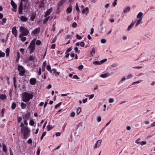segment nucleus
<instances>
[{"label":"nucleus","instance_id":"obj_1","mask_svg":"<svg viewBox=\"0 0 155 155\" xmlns=\"http://www.w3.org/2000/svg\"><path fill=\"white\" fill-rule=\"evenodd\" d=\"M33 97L32 94L27 92H24L22 94V100L25 102L29 101Z\"/></svg>","mask_w":155,"mask_h":155},{"label":"nucleus","instance_id":"obj_2","mask_svg":"<svg viewBox=\"0 0 155 155\" xmlns=\"http://www.w3.org/2000/svg\"><path fill=\"white\" fill-rule=\"evenodd\" d=\"M21 133H23L25 139H26L28 137V134L30 132V130L28 127H24L21 128Z\"/></svg>","mask_w":155,"mask_h":155},{"label":"nucleus","instance_id":"obj_3","mask_svg":"<svg viewBox=\"0 0 155 155\" xmlns=\"http://www.w3.org/2000/svg\"><path fill=\"white\" fill-rule=\"evenodd\" d=\"M36 41L35 38H34L31 41L30 45L28 47V49L30 51L29 53L31 54L32 53L35 48V43Z\"/></svg>","mask_w":155,"mask_h":155},{"label":"nucleus","instance_id":"obj_4","mask_svg":"<svg viewBox=\"0 0 155 155\" xmlns=\"http://www.w3.org/2000/svg\"><path fill=\"white\" fill-rule=\"evenodd\" d=\"M17 69L19 72V74L21 76H23L25 72V68L22 66L18 64Z\"/></svg>","mask_w":155,"mask_h":155},{"label":"nucleus","instance_id":"obj_5","mask_svg":"<svg viewBox=\"0 0 155 155\" xmlns=\"http://www.w3.org/2000/svg\"><path fill=\"white\" fill-rule=\"evenodd\" d=\"M19 31L21 32L20 34L27 35L29 33L28 30L25 28L21 26L20 27Z\"/></svg>","mask_w":155,"mask_h":155},{"label":"nucleus","instance_id":"obj_6","mask_svg":"<svg viewBox=\"0 0 155 155\" xmlns=\"http://www.w3.org/2000/svg\"><path fill=\"white\" fill-rule=\"evenodd\" d=\"M49 71H50L51 73L54 74L56 76H57L58 75H59L60 74L59 72H57V70L56 69L54 68L52 69V70H51V68L50 66L49 65Z\"/></svg>","mask_w":155,"mask_h":155},{"label":"nucleus","instance_id":"obj_7","mask_svg":"<svg viewBox=\"0 0 155 155\" xmlns=\"http://www.w3.org/2000/svg\"><path fill=\"white\" fill-rule=\"evenodd\" d=\"M11 4L14 9L12 10L14 12H16V9L17 8V5L15 3L13 0H11Z\"/></svg>","mask_w":155,"mask_h":155},{"label":"nucleus","instance_id":"obj_8","mask_svg":"<svg viewBox=\"0 0 155 155\" xmlns=\"http://www.w3.org/2000/svg\"><path fill=\"white\" fill-rule=\"evenodd\" d=\"M29 60L31 61L35 62L36 61L37 59L35 56L32 55L29 57Z\"/></svg>","mask_w":155,"mask_h":155},{"label":"nucleus","instance_id":"obj_9","mask_svg":"<svg viewBox=\"0 0 155 155\" xmlns=\"http://www.w3.org/2000/svg\"><path fill=\"white\" fill-rule=\"evenodd\" d=\"M101 141H102L101 140H99L97 141L96 143L95 144L94 148H96L100 147L101 145Z\"/></svg>","mask_w":155,"mask_h":155},{"label":"nucleus","instance_id":"obj_10","mask_svg":"<svg viewBox=\"0 0 155 155\" xmlns=\"http://www.w3.org/2000/svg\"><path fill=\"white\" fill-rule=\"evenodd\" d=\"M29 81L31 84L34 85L35 84L36 82V80L35 78H32L30 79Z\"/></svg>","mask_w":155,"mask_h":155},{"label":"nucleus","instance_id":"obj_11","mask_svg":"<svg viewBox=\"0 0 155 155\" xmlns=\"http://www.w3.org/2000/svg\"><path fill=\"white\" fill-rule=\"evenodd\" d=\"M48 15V11H47L46 12V14L45 15V17H46L45 19L44 20L43 23L45 24L48 21V17H47V16Z\"/></svg>","mask_w":155,"mask_h":155},{"label":"nucleus","instance_id":"obj_12","mask_svg":"<svg viewBox=\"0 0 155 155\" xmlns=\"http://www.w3.org/2000/svg\"><path fill=\"white\" fill-rule=\"evenodd\" d=\"M12 34L15 35V37L17 35V33L16 28L15 27H13L12 29Z\"/></svg>","mask_w":155,"mask_h":155},{"label":"nucleus","instance_id":"obj_13","mask_svg":"<svg viewBox=\"0 0 155 155\" xmlns=\"http://www.w3.org/2000/svg\"><path fill=\"white\" fill-rule=\"evenodd\" d=\"M25 36L24 35L20 34L19 35V37L20 38V40L23 42L25 41L26 40V38L24 36Z\"/></svg>","mask_w":155,"mask_h":155},{"label":"nucleus","instance_id":"obj_14","mask_svg":"<svg viewBox=\"0 0 155 155\" xmlns=\"http://www.w3.org/2000/svg\"><path fill=\"white\" fill-rule=\"evenodd\" d=\"M40 28H37L35 29V30L32 32V34L35 35L38 34L40 31Z\"/></svg>","mask_w":155,"mask_h":155},{"label":"nucleus","instance_id":"obj_15","mask_svg":"<svg viewBox=\"0 0 155 155\" xmlns=\"http://www.w3.org/2000/svg\"><path fill=\"white\" fill-rule=\"evenodd\" d=\"M81 12L83 14L85 13L86 14H87L88 13V8L87 7H86L85 8L83 9L82 10Z\"/></svg>","mask_w":155,"mask_h":155},{"label":"nucleus","instance_id":"obj_16","mask_svg":"<svg viewBox=\"0 0 155 155\" xmlns=\"http://www.w3.org/2000/svg\"><path fill=\"white\" fill-rule=\"evenodd\" d=\"M22 11V5L21 2L20 5L19 7L18 11L19 14H21Z\"/></svg>","mask_w":155,"mask_h":155},{"label":"nucleus","instance_id":"obj_17","mask_svg":"<svg viewBox=\"0 0 155 155\" xmlns=\"http://www.w3.org/2000/svg\"><path fill=\"white\" fill-rule=\"evenodd\" d=\"M19 18L21 21L23 22L26 21L28 19V18L27 17L23 16H21Z\"/></svg>","mask_w":155,"mask_h":155},{"label":"nucleus","instance_id":"obj_18","mask_svg":"<svg viewBox=\"0 0 155 155\" xmlns=\"http://www.w3.org/2000/svg\"><path fill=\"white\" fill-rule=\"evenodd\" d=\"M72 11V8L71 5H69V7L67 9V12L68 13H70Z\"/></svg>","mask_w":155,"mask_h":155},{"label":"nucleus","instance_id":"obj_19","mask_svg":"<svg viewBox=\"0 0 155 155\" xmlns=\"http://www.w3.org/2000/svg\"><path fill=\"white\" fill-rule=\"evenodd\" d=\"M130 7L128 6L124 9V13H127L130 11Z\"/></svg>","mask_w":155,"mask_h":155},{"label":"nucleus","instance_id":"obj_20","mask_svg":"<svg viewBox=\"0 0 155 155\" xmlns=\"http://www.w3.org/2000/svg\"><path fill=\"white\" fill-rule=\"evenodd\" d=\"M143 15V14L142 12H140L137 15V18H139V19H142V16Z\"/></svg>","mask_w":155,"mask_h":155},{"label":"nucleus","instance_id":"obj_21","mask_svg":"<svg viewBox=\"0 0 155 155\" xmlns=\"http://www.w3.org/2000/svg\"><path fill=\"white\" fill-rule=\"evenodd\" d=\"M109 75V74L108 73H106L104 74H102L101 75V77L102 78H106Z\"/></svg>","mask_w":155,"mask_h":155},{"label":"nucleus","instance_id":"obj_22","mask_svg":"<svg viewBox=\"0 0 155 155\" xmlns=\"http://www.w3.org/2000/svg\"><path fill=\"white\" fill-rule=\"evenodd\" d=\"M26 105L23 102H21V107L22 109H24L26 107Z\"/></svg>","mask_w":155,"mask_h":155},{"label":"nucleus","instance_id":"obj_23","mask_svg":"<svg viewBox=\"0 0 155 155\" xmlns=\"http://www.w3.org/2000/svg\"><path fill=\"white\" fill-rule=\"evenodd\" d=\"M134 22H133V21L132 22L131 24H130V25L129 26L128 28H127V30L129 31L131 28H132L133 27V25H134Z\"/></svg>","mask_w":155,"mask_h":155},{"label":"nucleus","instance_id":"obj_24","mask_svg":"<svg viewBox=\"0 0 155 155\" xmlns=\"http://www.w3.org/2000/svg\"><path fill=\"white\" fill-rule=\"evenodd\" d=\"M6 98V96L5 94H0V99H5Z\"/></svg>","mask_w":155,"mask_h":155},{"label":"nucleus","instance_id":"obj_25","mask_svg":"<svg viewBox=\"0 0 155 155\" xmlns=\"http://www.w3.org/2000/svg\"><path fill=\"white\" fill-rule=\"evenodd\" d=\"M6 19L5 18H3L2 20V22L1 21V23H0V24L3 25L4 24L6 23Z\"/></svg>","mask_w":155,"mask_h":155},{"label":"nucleus","instance_id":"obj_26","mask_svg":"<svg viewBox=\"0 0 155 155\" xmlns=\"http://www.w3.org/2000/svg\"><path fill=\"white\" fill-rule=\"evenodd\" d=\"M2 146L3 151L5 152H6L7 149L6 145L4 144H3Z\"/></svg>","mask_w":155,"mask_h":155},{"label":"nucleus","instance_id":"obj_27","mask_svg":"<svg viewBox=\"0 0 155 155\" xmlns=\"http://www.w3.org/2000/svg\"><path fill=\"white\" fill-rule=\"evenodd\" d=\"M35 18V16L34 15H32L30 17V20L31 21H34Z\"/></svg>","mask_w":155,"mask_h":155},{"label":"nucleus","instance_id":"obj_28","mask_svg":"<svg viewBox=\"0 0 155 155\" xmlns=\"http://www.w3.org/2000/svg\"><path fill=\"white\" fill-rule=\"evenodd\" d=\"M23 119L24 120H28L29 119V116L28 115H25L24 116Z\"/></svg>","mask_w":155,"mask_h":155},{"label":"nucleus","instance_id":"obj_29","mask_svg":"<svg viewBox=\"0 0 155 155\" xmlns=\"http://www.w3.org/2000/svg\"><path fill=\"white\" fill-rule=\"evenodd\" d=\"M9 49L8 48H7L5 51V53L6 56H8L9 55Z\"/></svg>","mask_w":155,"mask_h":155},{"label":"nucleus","instance_id":"obj_30","mask_svg":"<svg viewBox=\"0 0 155 155\" xmlns=\"http://www.w3.org/2000/svg\"><path fill=\"white\" fill-rule=\"evenodd\" d=\"M5 55V53L0 51V58L3 57Z\"/></svg>","mask_w":155,"mask_h":155},{"label":"nucleus","instance_id":"obj_31","mask_svg":"<svg viewBox=\"0 0 155 155\" xmlns=\"http://www.w3.org/2000/svg\"><path fill=\"white\" fill-rule=\"evenodd\" d=\"M74 50L75 52L78 53H79L80 52V50H79L78 48L77 47H75L74 48Z\"/></svg>","mask_w":155,"mask_h":155},{"label":"nucleus","instance_id":"obj_32","mask_svg":"<svg viewBox=\"0 0 155 155\" xmlns=\"http://www.w3.org/2000/svg\"><path fill=\"white\" fill-rule=\"evenodd\" d=\"M141 20L142 19H139L138 20L135 25V26L136 27L140 23V22H141Z\"/></svg>","mask_w":155,"mask_h":155},{"label":"nucleus","instance_id":"obj_33","mask_svg":"<svg viewBox=\"0 0 155 155\" xmlns=\"http://www.w3.org/2000/svg\"><path fill=\"white\" fill-rule=\"evenodd\" d=\"M46 132L45 131H44L43 133L42 134L41 136V140H42L43 137H44L46 135Z\"/></svg>","mask_w":155,"mask_h":155},{"label":"nucleus","instance_id":"obj_34","mask_svg":"<svg viewBox=\"0 0 155 155\" xmlns=\"http://www.w3.org/2000/svg\"><path fill=\"white\" fill-rule=\"evenodd\" d=\"M82 126V123H79L76 126V130H77L79 127H80L81 126Z\"/></svg>","mask_w":155,"mask_h":155},{"label":"nucleus","instance_id":"obj_35","mask_svg":"<svg viewBox=\"0 0 155 155\" xmlns=\"http://www.w3.org/2000/svg\"><path fill=\"white\" fill-rule=\"evenodd\" d=\"M61 104V102H60L58 103V104L54 106V108L55 109L58 108L59 106H60Z\"/></svg>","mask_w":155,"mask_h":155},{"label":"nucleus","instance_id":"obj_36","mask_svg":"<svg viewBox=\"0 0 155 155\" xmlns=\"http://www.w3.org/2000/svg\"><path fill=\"white\" fill-rule=\"evenodd\" d=\"M16 106V104L15 103H12V109H14L15 108Z\"/></svg>","mask_w":155,"mask_h":155},{"label":"nucleus","instance_id":"obj_37","mask_svg":"<svg viewBox=\"0 0 155 155\" xmlns=\"http://www.w3.org/2000/svg\"><path fill=\"white\" fill-rule=\"evenodd\" d=\"M20 58V54L19 52H18L17 53V56L16 58V61H18Z\"/></svg>","mask_w":155,"mask_h":155},{"label":"nucleus","instance_id":"obj_38","mask_svg":"<svg viewBox=\"0 0 155 155\" xmlns=\"http://www.w3.org/2000/svg\"><path fill=\"white\" fill-rule=\"evenodd\" d=\"M81 111V109L80 107H78L77 110V114H78Z\"/></svg>","mask_w":155,"mask_h":155},{"label":"nucleus","instance_id":"obj_39","mask_svg":"<svg viewBox=\"0 0 155 155\" xmlns=\"http://www.w3.org/2000/svg\"><path fill=\"white\" fill-rule=\"evenodd\" d=\"M77 26V24L75 22L73 23L72 25V27L73 28H75Z\"/></svg>","mask_w":155,"mask_h":155},{"label":"nucleus","instance_id":"obj_40","mask_svg":"<svg viewBox=\"0 0 155 155\" xmlns=\"http://www.w3.org/2000/svg\"><path fill=\"white\" fill-rule=\"evenodd\" d=\"M95 48H92V50L90 52V54H92V53H95Z\"/></svg>","mask_w":155,"mask_h":155},{"label":"nucleus","instance_id":"obj_41","mask_svg":"<svg viewBox=\"0 0 155 155\" xmlns=\"http://www.w3.org/2000/svg\"><path fill=\"white\" fill-rule=\"evenodd\" d=\"M64 2L62 1H61L58 3V5L61 6L63 4Z\"/></svg>","mask_w":155,"mask_h":155},{"label":"nucleus","instance_id":"obj_42","mask_svg":"<svg viewBox=\"0 0 155 155\" xmlns=\"http://www.w3.org/2000/svg\"><path fill=\"white\" fill-rule=\"evenodd\" d=\"M34 124V122L33 120H30L29 121V124L31 126H33Z\"/></svg>","mask_w":155,"mask_h":155},{"label":"nucleus","instance_id":"obj_43","mask_svg":"<svg viewBox=\"0 0 155 155\" xmlns=\"http://www.w3.org/2000/svg\"><path fill=\"white\" fill-rule=\"evenodd\" d=\"M114 101L113 98H110L109 100V102L110 103H112L114 102Z\"/></svg>","mask_w":155,"mask_h":155},{"label":"nucleus","instance_id":"obj_44","mask_svg":"<svg viewBox=\"0 0 155 155\" xmlns=\"http://www.w3.org/2000/svg\"><path fill=\"white\" fill-rule=\"evenodd\" d=\"M57 38V36H55L54 38L53 39L51 43H52L54 42L55 41H56Z\"/></svg>","mask_w":155,"mask_h":155},{"label":"nucleus","instance_id":"obj_45","mask_svg":"<svg viewBox=\"0 0 155 155\" xmlns=\"http://www.w3.org/2000/svg\"><path fill=\"white\" fill-rule=\"evenodd\" d=\"M126 79V78L125 77H123L122 78V79L121 81H120V82H119V84H121L122 83V82L124 81Z\"/></svg>","mask_w":155,"mask_h":155},{"label":"nucleus","instance_id":"obj_46","mask_svg":"<svg viewBox=\"0 0 155 155\" xmlns=\"http://www.w3.org/2000/svg\"><path fill=\"white\" fill-rule=\"evenodd\" d=\"M93 64H101L98 61H94Z\"/></svg>","mask_w":155,"mask_h":155},{"label":"nucleus","instance_id":"obj_47","mask_svg":"<svg viewBox=\"0 0 155 155\" xmlns=\"http://www.w3.org/2000/svg\"><path fill=\"white\" fill-rule=\"evenodd\" d=\"M41 43V42L40 40H37L36 41V44L37 45H40Z\"/></svg>","mask_w":155,"mask_h":155},{"label":"nucleus","instance_id":"obj_48","mask_svg":"<svg viewBox=\"0 0 155 155\" xmlns=\"http://www.w3.org/2000/svg\"><path fill=\"white\" fill-rule=\"evenodd\" d=\"M97 120L98 122H99L101 121V118L100 116H97Z\"/></svg>","mask_w":155,"mask_h":155},{"label":"nucleus","instance_id":"obj_49","mask_svg":"<svg viewBox=\"0 0 155 155\" xmlns=\"http://www.w3.org/2000/svg\"><path fill=\"white\" fill-rule=\"evenodd\" d=\"M101 42L102 43H105L106 42V40L104 39H102L101 40Z\"/></svg>","mask_w":155,"mask_h":155},{"label":"nucleus","instance_id":"obj_50","mask_svg":"<svg viewBox=\"0 0 155 155\" xmlns=\"http://www.w3.org/2000/svg\"><path fill=\"white\" fill-rule=\"evenodd\" d=\"M76 37L79 40H80L82 39L81 37V36H80L79 35H78V34L76 35Z\"/></svg>","mask_w":155,"mask_h":155},{"label":"nucleus","instance_id":"obj_51","mask_svg":"<svg viewBox=\"0 0 155 155\" xmlns=\"http://www.w3.org/2000/svg\"><path fill=\"white\" fill-rule=\"evenodd\" d=\"M89 96V98L90 99H91L94 97V95L93 94H92L90 95H87V97H88Z\"/></svg>","mask_w":155,"mask_h":155},{"label":"nucleus","instance_id":"obj_52","mask_svg":"<svg viewBox=\"0 0 155 155\" xmlns=\"http://www.w3.org/2000/svg\"><path fill=\"white\" fill-rule=\"evenodd\" d=\"M83 68V66L82 65H80L78 67V69L79 70H81Z\"/></svg>","mask_w":155,"mask_h":155},{"label":"nucleus","instance_id":"obj_53","mask_svg":"<svg viewBox=\"0 0 155 155\" xmlns=\"http://www.w3.org/2000/svg\"><path fill=\"white\" fill-rule=\"evenodd\" d=\"M107 61V59H104L100 61V63H101V64H102L104 63V62H106Z\"/></svg>","mask_w":155,"mask_h":155},{"label":"nucleus","instance_id":"obj_54","mask_svg":"<svg viewBox=\"0 0 155 155\" xmlns=\"http://www.w3.org/2000/svg\"><path fill=\"white\" fill-rule=\"evenodd\" d=\"M76 11L77 12H79V7H78V4L77 3L76 4Z\"/></svg>","mask_w":155,"mask_h":155},{"label":"nucleus","instance_id":"obj_55","mask_svg":"<svg viewBox=\"0 0 155 155\" xmlns=\"http://www.w3.org/2000/svg\"><path fill=\"white\" fill-rule=\"evenodd\" d=\"M71 50H72V49H71V47H70V48H69L67 50L66 52L65 53H68V52H70V51H71Z\"/></svg>","mask_w":155,"mask_h":155},{"label":"nucleus","instance_id":"obj_56","mask_svg":"<svg viewBox=\"0 0 155 155\" xmlns=\"http://www.w3.org/2000/svg\"><path fill=\"white\" fill-rule=\"evenodd\" d=\"M140 143H141V144L142 145L146 144L147 143V142L145 141H142Z\"/></svg>","mask_w":155,"mask_h":155},{"label":"nucleus","instance_id":"obj_57","mask_svg":"<svg viewBox=\"0 0 155 155\" xmlns=\"http://www.w3.org/2000/svg\"><path fill=\"white\" fill-rule=\"evenodd\" d=\"M75 115V113L74 112H72L70 114V116L71 117H74Z\"/></svg>","mask_w":155,"mask_h":155},{"label":"nucleus","instance_id":"obj_58","mask_svg":"<svg viewBox=\"0 0 155 155\" xmlns=\"http://www.w3.org/2000/svg\"><path fill=\"white\" fill-rule=\"evenodd\" d=\"M56 45L55 44H54L51 45V48L52 49H54L55 48Z\"/></svg>","mask_w":155,"mask_h":155},{"label":"nucleus","instance_id":"obj_59","mask_svg":"<svg viewBox=\"0 0 155 155\" xmlns=\"http://www.w3.org/2000/svg\"><path fill=\"white\" fill-rule=\"evenodd\" d=\"M140 82H141V81H136V82H134L132 83V85H134V84H139V83Z\"/></svg>","mask_w":155,"mask_h":155},{"label":"nucleus","instance_id":"obj_60","mask_svg":"<svg viewBox=\"0 0 155 155\" xmlns=\"http://www.w3.org/2000/svg\"><path fill=\"white\" fill-rule=\"evenodd\" d=\"M117 0H115L114 2L113 3V5L114 6H115L117 5Z\"/></svg>","mask_w":155,"mask_h":155},{"label":"nucleus","instance_id":"obj_61","mask_svg":"<svg viewBox=\"0 0 155 155\" xmlns=\"http://www.w3.org/2000/svg\"><path fill=\"white\" fill-rule=\"evenodd\" d=\"M73 78L74 79H79V78L77 75H74L73 76Z\"/></svg>","mask_w":155,"mask_h":155},{"label":"nucleus","instance_id":"obj_62","mask_svg":"<svg viewBox=\"0 0 155 155\" xmlns=\"http://www.w3.org/2000/svg\"><path fill=\"white\" fill-rule=\"evenodd\" d=\"M80 45L81 47H84V42H81L80 44Z\"/></svg>","mask_w":155,"mask_h":155},{"label":"nucleus","instance_id":"obj_63","mask_svg":"<svg viewBox=\"0 0 155 155\" xmlns=\"http://www.w3.org/2000/svg\"><path fill=\"white\" fill-rule=\"evenodd\" d=\"M27 142L29 144L31 143H32V141L31 139H30L28 140Z\"/></svg>","mask_w":155,"mask_h":155},{"label":"nucleus","instance_id":"obj_64","mask_svg":"<svg viewBox=\"0 0 155 155\" xmlns=\"http://www.w3.org/2000/svg\"><path fill=\"white\" fill-rule=\"evenodd\" d=\"M40 152V150H39V149H38V150H37V152H36L37 155H39Z\"/></svg>","mask_w":155,"mask_h":155}]
</instances>
